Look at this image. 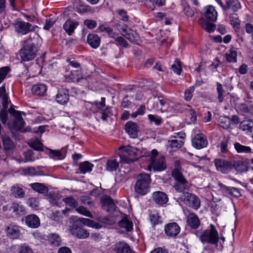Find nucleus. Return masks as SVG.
I'll list each match as a JSON object with an SVG mask.
<instances>
[{
  "label": "nucleus",
  "instance_id": "nucleus-15",
  "mask_svg": "<svg viewBox=\"0 0 253 253\" xmlns=\"http://www.w3.org/2000/svg\"><path fill=\"white\" fill-rule=\"evenodd\" d=\"M56 100L60 104H66L69 100V90L66 88H60L56 96Z\"/></svg>",
  "mask_w": 253,
  "mask_h": 253
},
{
  "label": "nucleus",
  "instance_id": "nucleus-28",
  "mask_svg": "<svg viewBox=\"0 0 253 253\" xmlns=\"http://www.w3.org/2000/svg\"><path fill=\"white\" fill-rule=\"evenodd\" d=\"M232 163V168L235 169L236 170L240 172L247 171L248 167L246 162L243 161H233L231 162Z\"/></svg>",
  "mask_w": 253,
  "mask_h": 253
},
{
  "label": "nucleus",
  "instance_id": "nucleus-53",
  "mask_svg": "<svg viewBox=\"0 0 253 253\" xmlns=\"http://www.w3.org/2000/svg\"><path fill=\"white\" fill-rule=\"evenodd\" d=\"M148 117L151 122H154L157 126H159L162 123L163 120L159 117L149 114Z\"/></svg>",
  "mask_w": 253,
  "mask_h": 253
},
{
  "label": "nucleus",
  "instance_id": "nucleus-46",
  "mask_svg": "<svg viewBox=\"0 0 253 253\" xmlns=\"http://www.w3.org/2000/svg\"><path fill=\"white\" fill-rule=\"evenodd\" d=\"M216 91L217 93V99L219 102L221 103L223 101V93L224 90L222 87V84L218 82L216 83Z\"/></svg>",
  "mask_w": 253,
  "mask_h": 253
},
{
  "label": "nucleus",
  "instance_id": "nucleus-29",
  "mask_svg": "<svg viewBox=\"0 0 253 253\" xmlns=\"http://www.w3.org/2000/svg\"><path fill=\"white\" fill-rule=\"evenodd\" d=\"M13 212L18 216L23 215L26 214V211L24 207L20 202H14L11 204Z\"/></svg>",
  "mask_w": 253,
  "mask_h": 253
},
{
  "label": "nucleus",
  "instance_id": "nucleus-48",
  "mask_svg": "<svg viewBox=\"0 0 253 253\" xmlns=\"http://www.w3.org/2000/svg\"><path fill=\"white\" fill-rule=\"evenodd\" d=\"M76 211L78 213H79L84 216H87V217H88L90 218L93 217V215L91 213V212L89 211H87L85 209V208H84L83 206H79L78 207H77V208H76Z\"/></svg>",
  "mask_w": 253,
  "mask_h": 253
},
{
  "label": "nucleus",
  "instance_id": "nucleus-26",
  "mask_svg": "<svg viewBox=\"0 0 253 253\" xmlns=\"http://www.w3.org/2000/svg\"><path fill=\"white\" fill-rule=\"evenodd\" d=\"M188 225L192 228L196 229L200 224V220L198 216L194 213H190L187 217Z\"/></svg>",
  "mask_w": 253,
  "mask_h": 253
},
{
  "label": "nucleus",
  "instance_id": "nucleus-8",
  "mask_svg": "<svg viewBox=\"0 0 253 253\" xmlns=\"http://www.w3.org/2000/svg\"><path fill=\"white\" fill-rule=\"evenodd\" d=\"M13 26L16 32L22 35L35 31L38 28L37 26H33L30 23L23 21H16Z\"/></svg>",
  "mask_w": 253,
  "mask_h": 253
},
{
  "label": "nucleus",
  "instance_id": "nucleus-31",
  "mask_svg": "<svg viewBox=\"0 0 253 253\" xmlns=\"http://www.w3.org/2000/svg\"><path fill=\"white\" fill-rule=\"evenodd\" d=\"M1 140L5 151H9L14 148V143L9 136L6 134L2 135Z\"/></svg>",
  "mask_w": 253,
  "mask_h": 253
},
{
  "label": "nucleus",
  "instance_id": "nucleus-36",
  "mask_svg": "<svg viewBox=\"0 0 253 253\" xmlns=\"http://www.w3.org/2000/svg\"><path fill=\"white\" fill-rule=\"evenodd\" d=\"M234 148L238 153H251L252 152L251 148L249 146H246L241 144L239 142H236L234 144Z\"/></svg>",
  "mask_w": 253,
  "mask_h": 253
},
{
  "label": "nucleus",
  "instance_id": "nucleus-25",
  "mask_svg": "<svg viewBox=\"0 0 253 253\" xmlns=\"http://www.w3.org/2000/svg\"><path fill=\"white\" fill-rule=\"evenodd\" d=\"M100 39L94 33L89 34L87 37V42L93 48L96 49L100 44Z\"/></svg>",
  "mask_w": 253,
  "mask_h": 253
},
{
  "label": "nucleus",
  "instance_id": "nucleus-12",
  "mask_svg": "<svg viewBox=\"0 0 253 253\" xmlns=\"http://www.w3.org/2000/svg\"><path fill=\"white\" fill-rule=\"evenodd\" d=\"M180 231V228L176 222H170L165 226V234L169 237H176Z\"/></svg>",
  "mask_w": 253,
  "mask_h": 253
},
{
  "label": "nucleus",
  "instance_id": "nucleus-13",
  "mask_svg": "<svg viewBox=\"0 0 253 253\" xmlns=\"http://www.w3.org/2000/svg\"><path fill=\"white\" fill-rule=\"evenodd\" d=\"M214 164L217 169L222 173H227L232 169L231 161L222 159H216L214 160Z\"/></svg>",
  "mask_w": 253,
  "mask_h": 253
},
{
  "label": "nucleus",
  "instance_id": "nucleus-18",
  "mask_svg": "<svg viewBox=\"0 0 253 253\" xmlns=\"http://www.w3.org/2000/svg\"><path fill=\"white\" fill-rule=\"evenodd\" d=\"M10 194L15 198L21 199L25 197V191L22 185L16 184L11 186Z\"/></svg>",
  "mask_w": 253,
  "mask_h": 253
},
{
  "label": "nucleus",
  "instance_id": "nucleus-21",
  "mask_svg": "<svg viewBox=\"0 0 253 253\" xmlns=\"http://www.w3.org/2000/svg\"><path fill=\"white\" fill-rule=\"evenodd\" d=\"M241 8V5L238 0H226L224 11L227 12L229 9L236 12Z\"/></svg>",
  "mask_w": 253,
  "mask_h": 253
},
{
  "label": "nucleus",
  "instance_id": "nucleus-38",
  "mask_svg": "<svg viewBox=\"0 0 253 253\" xmlns=\"http://www.w3.org/2000/svg\"><path fill=\"white\" fill-rule=\"evenodd\" d=\"M172 176L177 182L182 183H187L188 182L181 172L177 169H174L172 170Z\"/></svg>",
  "mask_w": 253,
  "mask_h": 253
},
{
  "label": "nucleus",
  "instance_id": "nucleus-43",
  "mask_svg": "<svg viewBox=\"0 0 253 253\" xmlns=\"http://www.w3.org/2000/svg\"><path fill=\"white\" fill-rule=\"evenodd\" d=\"M226 59L228 62L236 63L237 62V51L233 48L229 50L226 54Z\"/></svg>",
  "mask_w": 253,
  "mask_h": 253
},
{
  "label": "nucleus",
  "instance_id": "nucleus-24",
  "mask_svg": "<svg viewBox=\"0 0 253 253\" xmlns=\"http://www.w3.org/2000/svg\"><path fill=\"white\" fill-rule=\"evenodd\" d=\"M79 25L78 22L68 19L63 25V29L68 35L71 36L74 32L75 29Z\"/></svg>",
  "mask_w": 253,
  "mask_h": 253
},
{
  "label": "nucleus",
  "instance_id": "nucleus-61",
  "mask_svg": "<svg viewBox=\"0 0 253 253\" xmlns=\"http://www.w3.org/2000/svg\"><path fill=\"white\" fill-rule=\"evenodd\" d=\"M187 183H182L180 182H177L174 185V187L175 190L179 192H182V194L184 192V190L186 189L185 185Z\"/></svg>",
  "mask_w": 253,
  "mask_h": 253
},
{
  "label": "nucleus",
  "instance_id": "nucleus-47",
  "mask_svg": "<svg viewBox=\"0 0 253 253\" xmlns=\"http://www.w3.org/2000/svg\"><path fill=\"white\" fill-rule=\"evenodd\" d=\"M47 198L49 202L52 206H59L61 203L60 198L57 196H55L50 194L47 196Z\"/></svg>",
  "mask_w": 253,
  "mask_h": 253
},
{
  "label": "nucleus",
  "instance_id": "nucleus-14",
  "mask_svg": "<svg viewBox=\"0 0 253 253\" xmlns=\"http://www.w3.org/2000/svg\"><path fill=\"white\" fill-rule=\"evenodd\" d=\"M70 232L72 235L79 239H85L89 235V232L86 230L75 224L70 227Z\"/></svg>",
  "mask_w": 253,
  "mask_h": 253
},
{
  "label": "nucleus",
  "instance_id": "nucleus-60",
  "mask_svg": "<svg viewBox=\"0 0 253 253\" xmlns=\"http://www.w3.org/2000/svg\"><path fill=\"white\" fill-rule=\"evenodd\" d=\"M115 41L117 42V44L118 45L122 46L124 47H127L128 46V43L127 42L126 40H125L124 38L122 37H117L115 39Z\"/></svg>",
  "mask_w": 253,
  "mask_h": 253
},
{
  "label": "nucleus",
  "instance_id": "nucleus-57",
  "mask_svg": "<svg viewBox=\"0 0 253 253\" xmlns=\"http://www.w3.org/2000/svg\"><path fill=\"white\" fill-rule=\"evenodd\" d=\"M84 24L89 29H93L97 26L96 22L91 19H85Z\"/></svg>",
  "mask_w": 253,
  "mask_h": 253
},
{
  "label": "nucleus",
  "instance_id": "nucleus-33",
  "mask_svg": "<svg viewBox=\"0 0 253 253\" xmlns=\"http://www.w3.org/2000/svg\"><path fill=\"white\" fill-rule=\"evenodd\" d=\"M240 127L243 131H247V133L251 134L253 137V120H247L243 121L240 124Z\"/></svg>",
  "mask_w": 253,
  "mask_h": 253
},
{
  "label": "nucleus",
  "instance_id": "nucleus-39",
  "mask_svg": "<svg viewBox=\"0 0 253 253\" xmlns=\"http://www.w3.org/2000/svg\"><path fill=\"white\" fill-rule=\"evenodd\" d=\"M169 147L171 148V151H175L180 148L184 144V142L181 140H169Z\"/></svg>",
  "mask_w": 253,
  "mask_h": 253
},
{
  "label": "nucleus",
  "instance_id": "nucleus-27",
  "mask_svg": "<svg viewBox=\"0 0 253 253\" xmlns=\"http://www.w3.org/2000/svg\"><path fill=\"white\" fill-rule=\"evenodd\" d=\"M76 221L82 223L83 226L86 225L95 229H100L102 227V225L99 223L88 218L81 217L79 218Z\"/></svg>",
  "mask_w": 253,
  "mask_h": 253
},
{
  "label": "nucleus",
  "instance_id": "nucleus-44",
  "mask_svg": "<svg viewBox=\"0 0 253 253\" xmlns=\"http://www.w3.org/2000/svg\"><path fill=\"white\" fill-rule=\"evenodd\" d=\"M28 144L30 147L36 151L43 150V145L38 139L31 140Z\"/></svg>",
  "mask_w": 253,
  "mask_h": 253
},
{
  "label": "nucleus",
  "instance_id": "nucleus-32",
  "mask_svg": "<svg viewBox=\"0 0 253 253\" xmlns=\"http://www.w3.org/2000/svg\"><path fill=\"white\" fill-rule=\"evenodd\" d=\"M47 90L46 86L42 84H39L34 85L32 88L33 94L38 96H43Z\"/></svg>",
  "mask_w": 253,
  "mask_h": 253
},
{
  "label": "nucleus",
  "instance_id": "nucleus-23",
  "mask_svg": "<svg viewBox=\"0 0 253 253\" xmlns=\"http://www.w3.org/2000/svg\"><path fill=\"white\" fill-rule=\"evenodd\" d=\"M118 226L122 229V232L127 233L133 229V223L127 217L123 218L119 222Z\"/></svg>",
  "mask_w": 253,
  "mask_h": 253
},
{
  "label": "nucleus",
  "instance_id": "nucleus-34",
  "mask_svg": "<svg viewBox=\"0 0 253 253\" xmlns=\"http://www.w3.org/2000/svg\"><path fill=\"white\" fill-rule=\"evenodd\" d=\"M31 188L39 193L45 194L48 192V189L43 184L36 182L30 184Z\"/></svg>",
  "mask_w": 253,
  "mask_h": 253
},
{
  "label": "nucleus",
  "instance_id": "nucleus-59",
  "mask_svg": "<svg viewBox=\"0 0 253 253\" xmlns=\"http://www.w3.org/2000/svg\"><path fill=\"white\" fill-rule=\"evenodd\" d=\"M8 113L6 109L0 111V119L3 124H5L8 120Z\"/></svg>",
  "mask_w": 253,
  "mask_h": 253
},
{
  "label": "nucleus",
  "instance_id": "nucleus-51",
  "mask_svg": "<svg viewBox=\"0 0 253 253\" xmlns=\"http://www.w3.org/2000/svg\"><path fill=\"white\" fill-rule=\"evenodd\" d=\"M118 14L121 17V19L124 22H127L129 20V17L126 10L124 9H119L117 11Z\"/></svg>",
  "mask_w": 253,
  "mask_h": 253
},
{
  "label": "nucleus",
  "instance_id": "nucleus-63",
  "mask_svg": "<svg viewBox=\"0 0 253 253\" xmlns=\"http://www.w3.org/2000/svg\"><path fill=\"white\" fill-rule=\"evenodd\" d=\"M55 22V20L53 18L46 19L45 24L43 27L44 29L48 30L53 25Z\"/></svg>",
  "mask_w": 253,
  "mask_h": 253
},
{
  "label": "nucleus",
  "instance_id": "nucleus-35",
  "mask_svg": "<svg viewBox=\"0 0 253 253\" xmlns=\"http://www.w3.org/2000/svg\"><path fill=\"white\" fill-rule=\"evenodd\" d=\"M93 167V165L92 164L88 161H84L79 164V169L81 173L84 174L86 172H90Z\"/></svg>",
  "mask_w": 253,
  "mask_h": 253
},
{
  "label": "nucleus",
  "instance_id": "nucleus-54",
  "mask_svg": "<svg viewBox=\"0 0 253 253\" xmlns=\"http://www.w3.org/2000/svg\"><path fill=\"white\" fill-rule=\"evenodd\" d=\"M78 10L80 13H88L92 11L90 6L84 4H79Z\"/></svg>",
  "mask_w": 253,
  "mask_h": 253
},
{
  "label": "nucleus",
  "instance_id": "nucleus-1",
  "mask_svg": "<svg viewBox=\"0 0 253 253\" xmlns=\"http://www.w3.org/2000/svg\"><path fill=\"white\" fill-rule=\"evenodd\" d=\"M151 179L148 173H142L136 177V181L134 185L136 193L139 196H144L149 192Z\"/></svg>",
  "mask_w": 253,
  "mask_h": 253
},
{
  "label": "nucleus",
  "instance_id": "nucleus-2",
  "mask_svg": "<svg viewBox=\"0 0 253 253\" xmlns=\"http://www.w3.org/2000/svg\"><path fill=\"white\" fill-rule=\"evenodd\" d=\"M196 234L199 237L200 241L203 243L217 246L219 237L218 232L213 225L211 224L210 228L203 231H197Z\"/></svg>",
  "mask_w": 253,
  "mask_h": 253
},
{
  "label": "nucleus",
  "instance_id": "nucleus-30",
  "mask_svg": "<svg viewBox=\"0 0 253 253\" xmlns=\"http://www.w3.org/2000/svg\"><path fill=\"white\" fill-rule=\"evenodd\" d=\"M103 208L107 211L115 209V205L112 199L107 196H104L101 199Z\"/></svg>",
  "mask_w": 253,
  "mask_h": 253
},
{
  "label": "nucleus",
  "instance_id": "nucleus-16",
  "mask_svg": "<svg viewBox=\"0 0 253 253\" xmlns=\"http://www.w3.org/2000/svg\"><path fill=\"white\" fill-rule=\"evenodd\" d=\"M204 16L210 22H214L217 19V12L214 6L209 5L204 8Z\"/></svg>",
  "mask_w": 253,
  "mask_h": 253
},
{
  "label": "nucleus",
  "instance_id": "nucleus-64",
  "mask_svg": "<svg viewBox=\"0 0 253 253\" xmlns=\"http://www.w3.org/2000/svg\"><path fill=\"white\" fill-rule=\"evenodd\" d=\"M185 14L188 17H192L194 14V10L192 9L189 5L186 6L183 9Z\"/></svg>",
  "mask_w": 253,
  "mask_h": 253
},
{
  "label": "nucleus",
  "instance_id": "nucleus-45",
  "mask_svg": "<svg viewBox=\"0 0 253 253\" xmlns=\"http://www.w3.org/2000/svg\"><path fill=\"white\" fill-rule=\"evenodd\" d=\"M62 201L64 202L67 206L73 208H77L78 206V202L72 196L65 197L63 199Z\"/></svg>",
  "mask_w": 253,
  "mask_h": 253
},
{
  "label": "nucleus",
  "instance_id": "nucleus-4",
  "mask_svg": "<svg viewBox=\"0 0 253 253\" xmlns=\"http://www.w3.org/2000/svg\"><path fill=\"white\" fill-rule=\"evenodd\" d=\"M119 150H121L122 153L118 154L120 157V162L122 164H131L136 161L139 156L138 155V149L130 146L125 147L121 146Z\"/></svg>",
  "mask_w": 253,
  "mask_h": 253
},
{
  "label": "nucleus",
  "instance_id": "nucleus-41",
  "mask_svg": "<svg viewBox=\"0 0 253 253\" xmlns=\"http://www.w3.org/2000/svg\"><path fill=\"white\" fill-rule=\"evenodd\" d=\"M50 243L55 246H59L61 244V239L58 234L52 233L48 236Z\"/></svg>",
  "mask_w": 253,
  "mask_h": 253
},
{
  "label": "nucleus",
  "instance_id": "nucleus-5",
  "mask_svg": "<svg viewBox=\"0 0 253 253\" xmlns=\"http://www.w3.org/2000/svg\"><path fill=\"white\" fill-rule=\"evenodd\" d=\"M165 159L164 156H158V151L153 149L151 151V155L149 159V165L148 169L151 170L152 169L154 171H161L166 169Z\"/></svg>",
  "mask_w": 253,
  "mask_h": 253
},
{
  "label": "nucleus",
  "instance_id": "nucleus-56",
  "mask_svg": "<svg viewBox=\"0 0 253 253\" xmlns=\"http://www.w3.org/2000/svg\"><path fill=\"white\" fill-rule=\"evenodd\" d=\"M188 108L186 109L187 115L190 116V120L192 122L194 123L197 120V117L196 115L195 112L191 107L188 106Z\"/></svg>",
  "mask_w": 253,
  "mask_h": 253
},
{
  "label": "nucleus",
  "instance_id": "nucleus-20",
  "mask_svg": "<svg viewBox=\"0 0 253 253\" xmlns=\"http://www.w3.org/2000/svg\"><path fill=\"white\" fill-rule=\"evenodd\" d=\"M7 236L12 239H17L21 236L19 228L17 226H9L5 227Z\"/></svg>",
  "mask_w": 253,
  "mask_h": 253
},
{
  "label": "nucleus",
  "instance_id": "nucleus-55",
  "mask_svg": "<svg viewBox=\"0 0 253 253\" xmlns=\"http://www.w3.org/2000/svg\"><path fill=\"white\" fill-rule=\"evenodd\" d=\"M150 220L153 225H155L161 222V217L158 213L155 212L150 215Z\"/></svg>",
  "mask_w": 253,
  "mask_h": 253
},
{
  "label": "nucleus",
  "instance_id": "nucleus-22",
  "mask_svg": "<svg viewBox=\"0 0 253 253\" xmlns=\"http://www.w3.org/2000/svg\"><path fill=\"white\" fill-rule=\"evenodd\" d=\"M25 223L29 227L36 228L40 225V220L35 214H30L26 216Z\"/></svg>",
  "mask_w": 253,
  "mask_h": 253
},
{
  "label": "nucleus",
  "instance_id": "nucleus-52",
  "mask_svg": "<svg viewBox=\"0 0 253 253\" xmlns=\"http://www.w3.org/2000/svg\"><path fill=\"white\" fill-rule=\"evenodd\" d=\"M24 158L26 162H33L36 159L34 157V152L32 150H28L24 152Z\"/></svg>",
  "mask_w": 253,
  "mask_h": 253
},
{
  "label": "nucleus",
  "instance_id": "nucleus-3",
  "mask_svg": "<svg viewBox=\"0 0 253 253\" xmlns=\"http://www.w3.org/2000/svg\"><path fill=\"white\" fill-rule=\"evenodd\" d=\"M32 38L29 36L24 41L23 46L20 51L21 60L24 62L33 60L36 56L37 48L32 42Z\"/></svg>",
  "mask_w": 253,
  "mask_h": 253
},
{
  "label": "nucleus",
  "instance_id": "nucleus-10",
  "mask_svg": "<svg viewBox=\"0 0 253 253\" xmlns=\"http://www.w3.org/2000/svg\"><path fill=\"white\" fill-rule=\"evenodd\" d=\"M192 146L197 149H201L207 146L208 141L207 137L203 134H197L192 140Z\"/></svg>",
  "mask_w": 253,
  "mask_h": 253
},
{
  "label": "nucleus",
  "instance_id": "nucleus-49",
  "mask_svg": "<svg viewBox=\"0 0 253 253\" xmlns=\"http://www.w3.org/2000/svg\"><path fill=\"white\" fill-rule=\"evenodd\" d=\"M171 69L174 73L177 75H180L182 71L181 64L180 61L177 59L175 61L173 64L172 65Z\"/></svg>",
  "mask_w": 253,
  "mask_h": 253
},
{
  "label": "nucleus",
  "instance_id": "nucleus-6",
  "mask_svg": "<svg viewBox=\"0 0 253 253\" xmlns=\"http://www.w3.org/2000/svg\"><path fill=\"white\" fill-rule=\"evenodd\" d=\"M178 200L194 210H198L200 207L201 201L199 198L189 192H183L178 198Z\"/></svg>",
  "mask_w": 253,
  "mask_h": 253
},
{
  "label": "nucleus",
  "instance_id": "nucleus-17",
  "mask_svg": "<svg viewBox=\"0 0 253 253\" xmlns=\"http://www.w3.org/2000/svg\"><path fill=\"white\" fill-rule=\"evenodd\" d=\"M152 197L157 204L161 206L166 204L169 200L167 195L161 191L154 192Z\"/></svg>",
  "mask_w": 253,
  "mask_h": 253
},
{
  "label": "nucleus",
  "instance_id": "nucleus-62",
  "mask_svg": "<svg viewBox=\"0 0 253 253\" xmlns=\"http://www.w3.org/2000/svg\"><path fill=\"white\" fill-rule=\"evenodd\" d=\"M19 253H33L32 249L28 245H22L19 248Z\"/></svg>",
  "mask_w": 253,
  "mask_h": 253
},
{
  "label": "nucleus",
  "instance_id": "nucleus-37",
  "mask_svg": "<svg viewBox=\"0 0 253 253\" xmlns=\"http://www.w3.org/2000/svg\"><path fill=\"white\" fill-rule=\"evenodd\" d=\"M119 164L115 159L108 160L106 163V169L108 171H113L116 170L119 168Z\"/></svg>",
  "mask_w": 253,
  "mask_h": 253
},
{
  "label": "nucleus",
  "instance_id": "nucleus-19",
  "mask_svg": "<svg viewBox=\"0 0 253 253\" xmlns=\"http://www.w3.org/2000/svg\"><path fill=\"white\" fill-rule=\"evenodd\" d=\"M125 129L131 138H135L137 137L138 128L136 123L131 121L127 122L125 125Z\"/></svg>",
  "mask_w": 253,
  "mask_h": 253
},
{
  "label": "nucleus",
  "instance_id": "nucleus-58",
  "mask_svg": "<svg viewBox=\"0 0 253 253\" xmlns=\"http://www.w3.org/2000/svg\"><path fill=\"white\" fill-rule=\"evenodd\" d=\"M194 87L191 86L186 89L184 92V98L187 101H189L192 97V92L194 91Z\"/></svg>",
  "mask_w": 253,
  "mask_h": 253
},
{
  "label": "nucleus",
  "instance_id": "nucleus-40",
  "mask_svg": "<svg viewBox=\"0 0 253 253\" xmlns=\"http://www.w3.org/2000/svg\"><path fill=\"white\" fill-rule=\"evenodd\" d=\"M231 24L234 29L239 30L240 28V20L238 15L236 13L231 14L230 15Z\"/></svg>",
  "mask_w": 253,
  "mask_h": 253
},
{
  "label": "nucleus",
  "instance_id": "nucleus-9",
  "mask_svg": "<svg viewBox=\"0 0 253 253\" xmlns=\"http://www.w3.org/2000/svg\"><path fill=\"white\" fill-rule=\"evenodd\" d=\"M13 115L15 117V120L13 122V126L15 129L22 133L31 131V128L30 127L28 126L26 128L23 127L25 122L20 112L14 111Z\"/></svg>",
  "mask_w": 253,
  "mask_h": 253
},
{
  "label": "nucleus",
  "instance_id": "nucleus-7",
  "mask_svg": "<svg viewBox=\"0 0 253 253\" xmlns=\"http://www.w3.org/2000/svg\"><path fill=\"white\" fill-rule=\"evenodd\" d=\"M118 29L121 34L131 42L137 41L139 37L137 33L132 30L125 24H119L117 25Z\"/></svg>",
  "mask_w": 253,
  "mask_h": 253
},
{
  "label": "nucleus",
  "instance_id": "nucleus-50",
  "mask_svg": "<svg viewBox=\"0 0 253 253\" xmlns=\"http://www.w3.org/2000/svg\"><path fill=\"white\" fill-rule=\"evenodd\" d=\"M10 71V69L8 66L0 68V84L6 78Z\"/></svg>",
  "mask_w": 253,
  "mask_h": 253
},
{
  "label": "nucleus",
  "instance_id": "nucleus-11",
  "mask_svg": "<svg viewBox=\"0 0 253 253\" xmlns=\"http://www.w3.org/2000/svg\"><path fill=\"white\" fill-rule=\"evenodd\" d=\"M219 191L224 195H230L236 198L240 197L241 194L239 190L235 187L227 186L221 183H218Z\"/></svg>",
  "mask_w": 253,
  "mask_h": 253
},
{
  "label": "nucleus",
  "instance_id": "nucleus-42",
  "mask_svg": "<svg viewBox=\"0 0 253 253\" xmlns=\"http://www.w3.org/2000/svg\"><path fill=\"white\" fill-rule=\"evenodd\" d=\"M200 23L202 28L209 33L213 32L215 29V25L212 23L208 22L203 20H201Z\"/></svg>",
  "mask_w": 253,
  "mask_h": 253
}]
</instances>
